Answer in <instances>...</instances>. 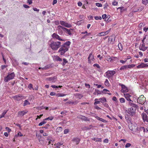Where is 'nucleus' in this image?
<instances>
[{
  "mask_svg": "<svg viewBox=\"0 0 148 148\" xmlns=\"http://www.w3.org/2000/svg\"><path fill=\"white\" fill-rule=\"evenodd\" d=\"M145 25V24L144 23H141L139 24L138 27L140 29H142V27H144Z\"/></svg>",
  "mask_w": 148,
  "mask_h": 148,
  "instance_id": "72a5a7b5",
  "label": "nucleus"
},
{
  "mask_svg": "<svg viewBox=\"0 0 148 148\" xmlns=\"http://www.w3.org/2000/svg\"><path fill=\"white\" fill-rule=\"evenodd\" d=\"M95 117L97 120H98L100 121H102L103 122L105 123V122H106V120L103 119H102V118L99 117L98 116H96V117Z\"/></svg>",
  "mask_w": 148,
  "mask_h": 148,
  "instance_id": "393cba45",
  "label": "nucleus"
},
{
  "mask_svg": "<svg viewBox=\"0 0 148 148\" xmlns=\"http://www.w3.org/2000/svg\"><path fill=\"white\" fill-rule=\"evenodd\" d=\"M142 128H144V127H137V130L138 131H142L143 129Z\"/></svg>",
  "mask_w": 148,
  "mask_h": 148,
  "instance_id": "e2e57ef3",
  "label": "nucleus"
},
{
  "mask_svg": "<svg viewBox=\"0 0 148 148\" xmlns=\"http://www.w3.org/2000/svg\"><path fill=\"white\" fill-rule=\"evenodd\" d=\"M5 129L8 132H10L11 131V129L8 127H5Z\"/></svg>",
  "mask_w": 148,
  "mask_h": 148,
  "instance_id": "bf43d9fd",
  "label": "nucleus"
},
{
  "mask_svg": "<svg viewBox=\"0 0 148 148\" xmlns=\"http://www.w3.org/2000/svg\"><path fill=\"white\" fill-rule=\"evenodd\" d=\"M116 73V72L114 71H108L106 72L105 77L109 78L113 76Z\"/></svg>",
  "mask_w": 148,
  "mask_h": 148,
  "instance_id": "39448f33",
  "label": "nucleus"
},
{
  "mask_svg": "<svg viewBox=\"0 0 148 148\" xmlns=\"http://www.w3.org/2000/svg\"><path fill=\"white\" fill-rule=\"evenodd\" d=\"M69 131V130L68 129H65L64 131V134H67Z\"/></svg>",
  "mask_w": 148,
  "mask_h": 148,
  "instance_id": "13d9d810",
  "label": "nucleus"
},
{
  "mask_svg": "<svg viewBox=\"0 0 148 148\" xmlns=\"http://www.w3.org/2000/svg\"><path fill=\"white\" fill-rule=\"evenodd\" d=\"M119 85L121 86L122 89L121 91L122 92L124 93L127 92H128V89L125 85L120 84Z\"/></svg>",
  "mask_w": 148,
  "mask_h": 148,
  "instance_id": "6e6552de",
  "label": "nucleus"
},
{
  "mask_svg": "<svg viewBox=\"0 0 148 148\" xmlns=\"http://www.w3.org/2000/svg\"><path fill=\"white\" fill-rule=\"evenodd\" d=\"M118 47L119 49L121 50L122 51L123 49V47L122 46V45L121 43H119L118 45Z\"/></svg>",
  "mask_w": 148,
  "mask_h": 148,
  "instance_id": "4c0bfd02",
  "label": "nucleus"
},
{
  "mask_svg": "<svg viewBox=\"0 0 148 148\" xmlns=\"http://www.w3.org/2000/svg\"><path fill=\"white\" fill-rule=\"evenodd\" d=\"M95 60L94 56L92 55V53H90L89 56L88 58V62L89 63H91L92 61H93Z\"/></svg>",
  "mask_w": 148,
  "mask_h": 148,
  "instance_id": "1a4fd4ad",
  "label": "nucleus"
},
{
  "mask_svg": "<svg viewBox=\"0 0 148 148\" xmlns=\"http://www.w3.org/2000/svg\"><path fill=\"white\" fill-rule=\"evenodd\" d=\"M7 111L5 110L3 112V113L0 116V119H1L6 114Z\"/></svg>",
  "mask_w": 148,
  "mask_h": 148,
  "instance_id": "c756f323",
  "label": "nucleus"
},
{
  "mask_svg": "<svg viewBox=\"0 0 148 148\" xmlns=\"http://www.w3.org/2000/svg\"><path fill=\"white\" fill-rule=\"evenodd\" d=\"M71 43L69 41H68L64 43L60 47V48L58 51V52L60 53L61 55H64L69 50Z\"/></svg>",
  "mask_w": 148,
  "mask_h": 148,
  "instance_id": "f257e3e1",
  "label": "nucleus"
},
{
  "mask_svg": "<svg viewBox=\"0 0 148 148\" xmlns=\"http://www.w3.org/2000/svg\"><path fill=\"white\" fill-rule=\"evenodd\" d=\"M49 80L51 82H56V79L55 78L53 77H49Z\"/></svg>",
  "mask_w": 148,
  "mask_h": 148,
  "instance_id": "58836bf2",
  "label": "nucleus"
},
{
  "mask_svg": "<svg viewBox=\"0 0 148 148\" xmlns=\"http://www.w3.org/2000/svg\"><path fill=\"white\" fill-rule=\"evenodd\" d=\"M146 38H144L142 40V43L145 44L148 43V39H146Z\"/></svg>",
  "mask_w": 148,
  "mask_h": 148,
  "instance_id": "b1692460",
  "label": "nucleus"
},
{
  "mask_svg": "<svg viewBox=\"0 0 148 148\" xmlns=\"http://www.w3.org/2000/svg\"><path fill=\"white\" fill-rule=\"evenodd\" d=\"M131 145V144L130 143H127L126 144V145H125V147L126 148H127L128 147H130Z\"/></svg>",
  "mask_w": 148,
  "mask_h": 148,
  "instance_id": "052dcab7",
  "label": "nucleus"
},
{
  "mask_svg": "<svg viewBox=\"0 0 148 148\" xmlns=\"http://www.w3.org/2000/svg\"><path fill=\"white\" fill-rule=\"evenodd\" d=\"M143 30L145 32H147L148 30V27H146L143 28Z\"/></svg>",
  "mask_w": 148,
  "mask_h": 148,
  "instance_id": "680f3d73",
  "label": "nucleus"
},
{
  "mask_svg": "<svg viewBox=\"0 0 148 148\" xmlns=\"http://www.w3.org/2000/svg\"><path fill=\"white\" fill-rule=\"evenodd\" d=\"M85 86L86 87H88V88H90V85L89 84L85 83Z\"/></svg>",
  "mask_w": 148,
  "mask_h": 148,
  "instance_id": "69168bd1",
  "label": "nucleus"
},
{
  "mask_svg": "<svg viewBox=\"0 0 148 148\" xmlns=\"http://www.w3.org/2000/svg\"><path fill=\"white\" fill-rule=\"evenodd\" d=\"M106 59L108 61L110 62H114L117 59L116 57H112L108 56L107 57Z\"/></svg>",
  "mask_w": 148,
  "mask_h": 148,
  "instance_id": "f8f14e48",
  "label": "nucleus"
},
{
  "mask_svg": "<svg viewBox=\"0 0 148 148\" xmlns=\"http://www.w3.org/2000/svg\"><path fill=\"white\" fill-rule=\"evenodd\" d=\"M99 100L100 101V102L103 104L104 102H107V100L106 98L104 97L99 98Z\"/></svg>",
  "mask_w": 148,
  "mask_h": 148,
  "instance_id": "5701e85b",
  "label": "nucleus"
},
{
  "mask_svg": "<svg viewBox=\"0 0 148 148\" xmlns=\"http://www.w3.org/2000/svg\"><path fill=\"white\" fill-rule=\"evenodd\" d=\"M142 3L145 5H146L148 3V0H142Z\"/></svg>",
  "mask_w": 148,
  "mask_h": 148,
  "instance_id": "c9c22d12",
  "label": "nucleus"
},
{
  "mask_svg": "<svg viewBox=\"0 0 148 148\" xmlns=\"http://www.w3.org/2000/svg\"><path fill=\"white\" fill-rule=\"evenodd\" d=\"M30 103L27 100H25L24 102L23 106H25L28 105L30 104Z\"/></svg>",
  "mask_w": 148,
  "mask_h": 148,
  "instance_id": "f704fd0d",
  "label": "nucleus"
},
{
  "mask_svg": "<svg viewBox=\"0 0 148 148\" xmlns=\"http://www.w3.org/2000/svg\"><path fill=\"white\" fill-rule=\"evenodd\" d=\"M65 27L68 28H70L71 27H72V26L71 24L68 23H66Z\"/></svg>",
  "mask_w": 148,
  "mask_h": 148,
  "instance_id": "09e8293b",
  "label": "nucleus"
},
{
  "mask_svg": "<svg viewBox=\"0 0 148 148\" xmlns=\"http://www.w3.org/2000/svg\"><path fill=\"white\" fill-rule=\"evenodd\" d=\"M12 97L15 100L18 101L21 100L23 99V97L21 95H18L14 96Z\"/></svg>",
  "mask_w": 148,
  "mask_h": 148,
  "instance_id": "4468645a",
  "label": "nucleus"
},
{
  "mask_svg": "<svg viewBox=\"0 0 148 148\" xmlns=\"http://www.w3.org/2000/svg\"><path fill=\"white\" fill-rule=\"evenodd\" d=\"M94 108L97 110H100L101 109V108H100L98 106L96 105H95L94 106Z\"/></svg>",
  "mask_w": 148,
  "mask_h": 148,
  "instance_id": "864d4df0",
  "label": "nucleus"
},
{
  "mask_svg": "<svg viewBox=\"0 0 148 148\" xmlns=\"http://www.w3.org/2000/svg\"><path fill=\"white\" fill-rule=\"evenodd\" d=\"M93 66L94 67L96 66L97 68H99V69H100V66L99 65V64H97V63L94 64L93 65Z\"/></svg>",
  "mask_w": 148,
  "mask_h": 148,
  "instance_id": "8fccbe9b",
  "label": "nucleus"
},
{
  "mask_svg": "<svg viewBox=\"0 0 148 148\" xmlns=\"http://www.w3.org/2000/svg\"><path fill=\"white\" fill-rule=\"evenodd\" d=\"M28 88L29 89L31 90L33 88V85L32 84H30L28 85Z\"/></svg>",
  "mask_w": 148,
  "mask_h": 148,
  "instance_id": "c03bdc74",
  "label": "nucleus"
},
{
  "mask_svg": "<svg viewBox=\"0 0 148 148\" xmlns=\"http://www.w3.org/2000/svg\"><path fill=\"white\" fill-rule=\"evenodd\" d=\"M92 140L95 141L96 142H101V138H92Z\"/></svg>",
  "mask_w": 148,
  "mask_h": 148,
  "instance_id": "c85d7f7f",
  "label": "nucleus"
},
{
  "mask_svg": "<svg viewBox=\"0 0 148 148\" xmlns=\"http://www.w3.org/2000/svg\"><path fill=\"white\" fill-rule=\"evenodd\" d=\"M63 62L62 64L63 65H64L66 63L68 62L65 59H63Z\"/></svg>",
  "mask_w": 148,
  "mask_h": 148,
  "instance_id": "603ef678",
  "label": "nucleus"
},
{
  "mask_svg": "<svg viewBox=\"0 0 148 148\" xmlns=\"http://www.w3.org/2000/svg\"><path fill=\"white\" fill-rule=\"evenodd\" d=\"M64 31L65 30L67 32V33L71 35V30H72V29H67L65 28H64Z\"/></svg>",
  "mask_w": 148,
  "mask_h": 148,
  "instance_id": "2f4dec72",
  "label": "nucleus"
},
{
  "mask_svg": "<svg viewBox=\"0 0 148 148\" xmlns=\"http://www.w3.org/2000/svg\"><path fill=\"white\" fill-rule=\"evenodd\" d=\"M66 23L65 22L63 21H60V24L63 26H65Z\"/></svg>",
  "mask_w": 148,
  "mask_h": 148,
  "instance_id": "79ce46f5",
  "label": "nucleus"
},
{
  "mask_svg": "<svg viewBox=\"0 0 148 148\" xmlns=\"http://www.w3.org/2000/svg\"><path fill=\"white\" fill-rule=\"evenodd\" d=\"M66 95L63 93H58L56 94V96L57 97H62L66 96Z\"/></svg>",
  "mask_w": 148,
  "mask_h": 148,
  "instance_id": "7c9ffc66",
  "label": "nucleus"
},
{
  "mask_svg": "<svg viewBox=\"0 0 148 148\" xmlns=\"http://www.w3.org/2000/svg\"><path fill=\"white\" fill-rule=\"evenodd\" d=\"M62 128L61 127H58L56 129L57 132H61L62 131Z\"/></svg>",
  "mask_w": 148,
  "mask_h": 148,
  "instance_id": "e433bc0d",
  "label": "nucleus"
},
{
  "mask_svg": "<svg viewBox=\"0 0 148 148\" xmlns=\"http://www.w3.org/2000/svg\"><path fill=\"white\" fill-rule=\"evenodd\" d=\"M124 96L126 99L128 101H132L130 97H131V96L128 93L124 94Z\"/></svg>",
  "mask_w": 148,
  "mask_h": 148,
  "instance_id": "dca6fc26",
  "label": "nucleus"
},
{
  "mask_svg": "<svg viewBox=\"0 0 148 148\" xmlns=\"http://www.w3.org/2000/svg\"><path fill=\"white\" fill-rule=\"evenodd\" d=\"M99 99H95L94 101L95 102L94 103V104L95 105H97V104H99L100 103V101H98Z\"/></svg>",
  "mask_w": 148,
  "mask_h": 148,
  "instance_id": "bb28decb",
  "label": "nucleus"
},
{
  "mask_svg": "<svg viewBox=\"0 0 148 148\" xmlns=\"http://www.w3.org/2000/svg\"><path fill=\"white\" fill-rule=\"evenodd\" d=\"M75 98L76 99H81L83 97V95L79 93H76L75 94Z\"/></svg>",
  "mask_w": 148,
  "mask_h": 148,
  "instance_id": "412c9836",
  "label": "nucleus"
},
{
  "mask_svg": "<svg viewBox=\"0 0 148 148\" xmlns=\"http://www.w3.org/2000/svg\"><path fill=\"white\" fill-rule=\"evenodd\" d=\"M27 112L28 111L26 110L19 111L18 113V116L19 117H22L27 114Z\"/></svg>",
  "mask_w": 148,
  "mask_h": 148,
  "instance_id": "9b49d317",
  "label": "nucleus"
},
{
  "mask_svg": "<svg viewBox=\"0 0 148 148\" xmlns=\"http://www.w3.org/2000/svg\"><path fill=\"white\" fill-rule=\"evenodd\" d=\"M148 48V47L145 46V44L141 42L139 48L140 50L145 51Z\"/></svg>",
  "mask_w": 148,
  "mask_h": 148,
  "instance_id": "0eeeda50",
  "label": "nucleus"
},
{
  "mask_svg": "<svg viewBox=\"0 0 148 148\" xmlns=\"http://www.w3.org/2000/svg\"><path fill=\"white\" fill-rule=\"evenodd\" d=\"M63 144V143L60 142H58L57 143L54 145L55 147V148H60V146Z\"/></svg>",
  "mask_w": 148,
  "mask_h": 148,
  "instance_id": "a211bd4d",
  "label": "nucleus"
},
{
  "mask_svg": "<svg viewBox=\"0 0 148 148\" xmlns=\"http://www.w3.org/2000/svg\"><path fill=\"white\" fill-rule=\"evenodd\" d=\"M77 117L79 119H81L85 121H90V119H89L84 116L80 115L79 116H78Z\"/></svg>",
  "mask_w": 148,
  "mask_h": 148,
  "instance_id": "f3484780",
  "label": "nucleus"
},
{
  "mask_svg": "<svg viewBox=\"0 0 148 148\" xmlns=\"http://www.w3.org/2000/svg\"><path fill=\"white\" fill-rule=\"evenodd\" d=\"M108 140L107 139H105L103 141L104 143H108Z\"/></svg>",
  "mask_w": 148,
  "mask_h": 148,
  "instance_id": "338daca9",
  "label": "nucleus"
},
{
  "mask_svg": "<svg viewBox=\"0 0 148 148\" xmlns=\"http://www.w3.org/2000/svg\"><path fill=\"white\" fill-rule=\"evenodd\" d=\"M104 84L106 86L108 87L110 86V84L109 83L108 79H106V80Z\"/></svg>",
  "mask_w": 148,
  "mask_h": 148,
  "instance_id": "cd10ccee",
  "label": "nucleus"
},
{
  "mask_svg": "<svg viewBox=\"0 0 148 148\" xmlns=\"http://www.w3.org/2000/svg\"><path fill=\"white\" fill-rule=\"evenodd\" d=\"M141 116L143 121L148 122V116L146 113L143 112L141 114Z\"/></svg>",
  "mask_w": 148,
  "mask_h": 148,
  "instance_id": "9d476101",
  "label": "nucleus"
},
{
  "mask_svg": "<svg viewBox=\"0 0 148 148\" xmlns=\"http://www.w3.org/2000/svg\"><path fill=\"white\" fill-rule=\"evenodd\" d=\"M15 76V74L14 72L9 73L7 76L4 77V81L5 82H7L9 80L13 79Z\"/></svg>",
  "mask_w": 148,
  "mask_h": 148,
  "instance_id": "7ed1b4c3",
  "label": "nucleus"
},
{
  "mask_svg": "<svg viewBox=\"0 0 148 148\" xmlns=\"http://www.w3.org/2000/svg\"><path fill=\"white\" fill-rule=\"evenodd\" d=\"M112 4L113 5L116 6L118 4V3L117 1H114L112 2Z\"/></svg>",
  "mask_w": 148,
  "mask_h": 148,
  "instance_id": "de8ad7c7",
  "label": "nucleus"
},
{
  "mask_svg": "<svg viewBox=\"0 0 148 148\" xmlns=\"http://www.w3.org/2000/svg\"><path fill=\"white\" fill-rule=\"evenodd\" d=\"M53 119V116H51L48 117L47 118H46L45 119V120H52Z\"/></svg>",
  "mask_w": 148,
  "mask_h": 148,
  "instance_id": "3c124183",
  "label": "nucleus"
},
{
  "mask_svg": "<svg viewBox=\"0 0 148 148\" xmlns=\"http://www.w3.org/2000/svg\"><path fill=\"white\" fill-rule=\"evenodd\" d=\"M61 45V42L56 40L51 42L50 44V46L53 50L56 51L60 47Z\"/></svg>",
  "mask_w": 148,
  "mask_h": 148,
  "instance_id": "f03ea898",
  "label": "nucleus"
},
{
  "mask_svg": "<svg viewBox=\"0 0 148 148\" xmlns=\"http://www.w3.org/2000/svg\"><path fill=\"white\" fill-rule=\"evenodd\" d=\"M138 108V107L135 108L134 107H131L128 109L127 113L130 115L133 116L135 115L136 110Z\"/></svg>",
  "mask_w": 148,
  "mask_h": 148,
  "instance_id": "20e7f679",
  "label": "nucleus"
},
{
  "mask_svg": "<svg viewBox=\"0 0 148 148\" xmlns=\"http://www.w3.org/2000/svg\"><path fill=\"white\" fill-rule=\"evenodd\" d=\"M135 66V65L134 64H131L127 65V67L128 68H131Z\"/></svg>",
  "mask_w": 148,
  "mask_h": 148,
  "instance_id": "a19ab883",
  "label": "nucleus"
},
{
  "mask_svg": "<svg viewBox=\"0 0 148 148\" xmlns=\"http://www.w3.org/2000/svg\"><path fill=\"white\" fill-rule=\"evenodd\" d=\"M108 17L106 16V14H104L102 16V18L103 19H105V20H108Z\"/></svg>",
  "mask_w": 148,
  "mask_h": 148,
  "instance_id": "a18cd8bd",
  "label": "nucleus"
},
{
  "mask_svg": "<svg viewBox=\"0 0 148 148\" xmlns=\"http://www.w3.org/2000/svg\"><path fill=\"white\" fill-rule=\"evenodd\" d=\"M144 61L145 62H148V58H146L144 60Z\"/></svg>",
  "mask_w": 148,
  "mask_h": 148,
  "instance_id": "774afa93",
  "label": "nucleus"
},
{
  "mask_svg": "<svg viewBox=\"0 0 148 148\" xmlns=\"http://www.w3.org/2000/svg\"><path fill=\"white\" fill-rule=\"evenodd\" d=\"M95 18L96 20H101V16H96L95 17Z\"/></svg>",
  "mask_w": 148,
  "mask_h": 148,
  "instance_id": "4d7b16f0",
  "label": "nucleus"
},
{
  "mask_svg": "<svg viewBox=\"0 0 148 148\" xmlns=\"http://www.w3.org/2000/svg\"><path fill=\"white\" fill-rule=\"evenodd\" d=\"M38 108H40L41 109H45L46 110H48V108L47 107H43V106L42 107H39Z\"/></svg>",
  "mask_w": 148,
  "mask_h": 148,
  "instance_id": "5fc2aeb1",
  "label": "nucleus"
},
{
  "mask_svg": "<svg viewBox=\"0 0 148 148\" xmlns=\"http://www.w3.org/2000/svg\"><path fill=\"white\" fill-rule=\"evenodd\" d=\"M96 5L98 7H101L102 6V4L99 3H96Z\"/></svg>",
  "mask_w": 148,
  "mask_h": 148,
  "instance_id": "6e6d98bb",
  "label": "nucleus"
},
{
  "mask_svg": "<svg viewBox=\"0 0 148 148\" xmlns=\"http://www.w3.org/2000/svg\"><path fill=\"white\" fill-rule=\"evenodd\" d=\"M119 100H120V102L122 103H124L125 101V100L123 98H120Z\"/></svg>",
  "mask_w": 148,
  "mask_h": 148,
  "instance_id": "ea45409f",
  "label": "nucleus"
},
{
  "mask_svg": "<svg viewBox=\"0 0 148 148\" xmlns=\"http://www.w3.org/2000/svg\"><path fill=\"white\" fill-rule=\"evenodd\" d=\"M129 105L131 107H138V106L137 105L133 103V101H129L128 103Z\"/></svg>",
  "mask_w": 148,
  "mask_h": 148,
  "instance_id": "aec40b11",
  "label": "nucleus"
},
{
  "mask_svg": "<svg viewBox=\"0 0 148 148\" xmlns=\"http://www.w3.org/2000/svg\"><path fill=\"white\" fill-rule=\"evenodd\" d=\"M80 140V139L77 137L74 138L72 140L73 142L76 145H78Z\"/></svg>",
  "mask_w": 148,
  "mask_h": 148,
  "instance_id": "2eb2a0df",
  "label": "nucleus"
},
{
  "mask_svg": "<svg viewBox=\"0 0 148 148\" xmlns=\"http://www.w3.org/2000/svg\"><path fill=\"white\" fill-rule=\"evenodd\" d=\"M73 102V104H76L78 103V101L77 100H75Z\"/></svg>",
  "mask_w": 148,
  "mask_h": 148,
  "instance_id": "0e129e2a",
  "label": "nucleus"
},
{
  "mask_svg": "<svg viewBox=\"0 0 148 148\" xmlns=\"http://www.w3.org/2000/svg\"><path fill=\"white\" fill-rule=\"evenodd\" d=\"M55 60L57 61H62V59L58 56H56L55 57Z\"/></svg>",
  "mask_w": 148,
  "mask_h": 148,
  "instance_id": "473e14b6",
  "label": "nucleus"
},
{
  "mask_svg": "<svg viewBox=\"0 0 148 148\" xmlns=\"http://www.w3.org/2000/svg\"><path fill=\"white\" fill-rule=\"evenodd\" d=\"M145 98L144 97V95H141L138 98L137 101L138 103L142 104L145 102Z\"/></svg>",
  "mask_w": 148,
  "mask_h": 148,
  "instance_id": "423d86ee",
  "label": "nucleus"
},
{
  "mask_svg": "<svg viewBox=\"0 0 148 148\" xmlns=\"http://www.w3.org/2000/svg\"><path fill=\"white\" fill-rule=\"evenodd\" d=\"M148 67V64H145L143 63H141L140 64L136 66L137 69L144 68Z\"/></svg>",
  "mask_w": 148,
  "mask_h": 148,
  "instance_id": "ddd939ff",
  "label": "nucleus"
},
{
  "mask_svg": "<svg viewBox=\"0 0 148 148\" xmlns=\"http://www.w3.org/2000/svg\"><path fill=\"white\" fill-rule=\"evenodd\" d=\"M127 68V65H125L123 66H122L120 69V70H124L126 69Z\"/></svg>",
  "mask_w": 148,
  "mask_h": 148,
  "instance_id": "37998d69",
  "label": "nucleus"
},
{
  "mask_svg": "<svg viewBox=\"0 0 148 148\" xmlns=\"http://www.w3.org/2000/svg\"><path fill=\"white\" fill-rule=\"evenodd\" d=\"M57 28L58 29H63L64 31V28H65V27H63L61 25H58V26Z\"/></svg>",
  "mask_w": 148,
  "mask_h": 148,
  "instance_id": "49530a36",
  "label": "nucleus"
},
{
  "mask_svg": "<svg viewBox=\"0 0 148 148\" xmlns=\"http://www.w3.org/2000/svg\"><path fill=\"white\" fill-rule=\"evenodd\" d=\"M115 40V38H109L108 39V43L111 44L114 43Z\"/></svg>",
  "mask_w": 148,
  "mask_h": 148,
  "instance_id": "6ab92c4d",
  "label": "nucleus"
},
{
  "mask_svg": "<svg viewBox=\"0 0 148 148\" xmlns=\"http://www.w3.org/2000/svg\"><path fill=\"white\" fill-rule=\"evenodd\" d=\"M93 94L94 95H98V94H100V91L98 90L95 89V92L93 93Z\"/></svg>",
  "mask_w": 148,
  "mask_h": 148,
  "instance_id": "a878e982",
  "label": "nucleus"
},
{
  "mask_svg": "<svg viewBox=\"0 0 148 148\" xmlns=\"http://www.w3.org/2000/svg\"><path fill=\"white\" fill-rule=\"evenodd\" d=\"M108 33V31H107L105 32H101V33H99L96 36H104L105 35H106Z\"/></svg>",
  "mask_w": 148,
  "mask_h": 148,
  "instance_id": "4be33fe9",
  "label": "nucleus"
}]
</instances>
